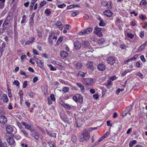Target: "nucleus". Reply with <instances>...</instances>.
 <instances>
[{"label":"nucleus","mask_w":147,"mask_h":147,"mask_svg":"<svg viewBox=\"0 0 147 147\" xmlns=\"http://www.w3.org/2000/svg\"><path fill=\"white\" fill-rule=\"evenodd\" d=\"M89 133L87 131H85L80 136V141L82 142L85 141L86 142L89 139Z\"/></svg>","instance_id":"f257e3e1"},{"label":"nucleus","mask_w":147,"mask_h":147,"mask_svg":"<svg viewBox=\"0 0 147 147\" xmlns=\"http://www.w3.org/2000/svg\"><path fill=\"white\" fill-rule=\"evenodd\" d=\"M12 20L13 18L12 17L10 16H8L3 23V26L5 28H6L5 26L10 24L12 22Z\"/></svg>","instance_id":"f03ea898"},{"label":"nucleus","mask_w":147,"mask_h":147,"mask_svg":"<svg viewBox=\"0 0 147 147\" xmlns=\"http://www.w3.org/2000/svg\"><path fill=\"white\" fill-rule=\"evenodd\" d=\"M83 81V82L87 86L91 85L93 82V80L91 78L84 79Z\"/></svg>","instance_id":"7ed1b4c3"},{"label":"nucleus","mask_w":147,"mask_h":147,"mask_svg":"<svg viewBox=\"0 0 147 147\" xmlns=\"http://www.w3.org/2000/svg\"><path fill=\"white\" fill-rule=\"evenodd\" d=\"M94 32L98 36L100 37L101 36V28H99L98 26H96L94 29Z\"/></svg>","instance_id":"20e7f679"},{"label":"nucleus","mask_w":147,"mask_h":147,"mask_svg":"<svg viewBox=\"0 0 147 147\" xmlns=\"http://www.w3.org/2000/svg\"><path fill=\"white\" fill-rule=\"evenodd\" d=\"M35 38L33 37L29 38L28 40L25 43V45L32 44L35 42Z\"/></svg>","instance_id":"39448f33"},{"label":"nucleus","mask_w":147,"mask_h":147,"mask_svg":"<svg viewBox=\"0 0 147 147\" xmlns=\"http://www.w3.org/2000/svg\"><path fill=\"white\" fill-rule=\"evenodd\" d=\"M7 119L6 117L3 115L0 116V123L2 124H5L7 123Z\"/></svg>","instance_id":"423d86ee"},{"label":"nucleus","mask_w":147,"mask_h":147,"mask_svg":"<svg viewBox=\"0 0 147 147\" xmlns=\"http://www.w3.org/2000/svg\"><path fill=\"white\" fill-rule=\"evenodd\" d=\"M6 141L9 145H13L15 143L14 140L13 138L11 137L8 138L7 139Z\"/></svg>","instance_id":"0eeeda50"},{"label":"nucleus","mask_w":147,"mask_h":147,"mask_svg":"<svg viewBox=\"0 0 147 147\" xmlns=\"http://www.w3.org/2000/svg\"><path fill=\"white\" fill-rule=\"evenodd\" d=\"M6 131L8 134L11 133L13 131V127L11 125H8L6 127Z\"/></svg>","instance_id":"6e6552de"},{"label":"nucleus","mask_w":147,"mask_h":147,"mask_svg":"<svg viewBox=\"0 0 147 147\" xmlns=\"http://www.w3.org/2000/svg\"><path fill=\"white\" fill-rule=\"evenodd\" d=\"M107 61L108 63L111 65L115 63V60L114 57H110L107 58Z\"/></svg>","instance_id":"1a4fd4ad"},{"label":"nucleus","mask_w":147,"mask_h":147,"mask_svg":"<svg viewBox=\"0 0 147 147\" xmlns=\"http://www.w3.org/2000/svg\"><path fill=\"white\" fill-rule=\"evenodd\" d=\"M74 45V48L77 50L79 49L81 46V43L78 41H75Z\"/></svg>","instance_id":"9d476101"},{"label":"nucleus","mask_w":147,"mask_h":147,"mask_svg":"<svg viewBox=\"0 0 147 147\" xmlns=\"http://www.w3.org/2000/svg\"><path fill=\"white\" fill-rule=\"evenodd\" d=\"M103 13L105 16L109 18L111 17L113 15L112 13L109 10H105Z\"/></svg>","instance_id":"9b49d317"},{"label":"nucleus","mask_w":147,"mask_h":147,"mask_svg":"<svg viewBox=\"0 0 147 147\" xmlns=\"http://www.w3.org/2000/svg\"><path fill=\"white\" fill-rule=\"evenodd\" d=\"M68 54V53L67 52L64 51H61L60 52V56L63 59L66 57Z\"/></svg>","instance_id":"f8f14e48"},{"label":"nucleus","mask_w":147,"mask_h":147,"mask_svg":"<svg viewBox=\"0 0 147 147\" xmlns=\"http://www.w3.org/2000/svg\"><path fill=\"white\" fill-rule=\"evenodd\" d=\"M57 27L59 28V29L60 30H61L63 28V26L62 25V23L60 21H58L55 24Z\"/></svg>","instance_id":"ddd939ff"},{"label":"nucleus","mask_w":147,"mask_h":147,"mask_svg":"<svg viewBox=\"0 0 147 147\" xmlns=\"http://www.w3.org/2000/svg\"><path fill=\"white\" fill-rule=\"evenodd\" d=\"M76 85L78 87L80 88L81 91L82 92H84L85 88L84 86L81 83H76Z\"/></svg>","instance_id":"4468645a"},{"label":"nucleus","mask_w":147,"mask_h":147,"mask_svg":"<svg viewBox=\"0 0 147 147\" xmlns=\"http://www.w3.org/2000/svg\"><path fill=\"white\" fill-rule=\"evenodd\" d=\"M55 33H52L49 36L48 40L50 44H52L53 41L52 40L53 38V37L54 36Z\"/></svg>","instance_id":"2eb2a0df"},{"label":"nucleus","mask_w":147,"mask_h":147,"mask_svg":"<svg viewBox=\"0 0 147 147\" xmlns=\"http://www.w3.org/2000/svg\"><path fill=\"white\" fill-rule=\"evenodd\" d=\"M2 99L3 100V101L4 102H8L9 100L7 97V95L5 94H3L2 95Z\"/></svg>","instance_id":"dca6fc26"},{"label":"nucleus","mask_w":147,"mask_h":147,"mask_svg":"<svg viewBox=\"0 0 147 147\" xmlns=\"http://www.w3.org/2000/svg\"><path fill=\"white\" fill-rule=\"evenodd\" d=\"M82 45L84 47L87 48L89 47L90 44L88 41L83 40L82 43Z\"/></svg>","instance_id":"f3484780"},{"label":"nucleus","mask_w":147,"mask_h":147,"mask_svg":"<svg viewBox=\"0 0 147 147\" xmlns=\"http://www.w3.org/2000/svg\"><path fill=\"white\" fill-rule=\"evenodd\" d=\"M36 63L38 65V66L41 68L43 67H44V63L41 61L40 60L38 59L36 61Z\"/></svg>","instance_id":"a211bd4d"},{"label":"nucleus","mask_w":147,"mask_h":147,"mask_svg":"<svg viewBox=\"0 0 147 147\" xmlns=\"http://www.w3.org/2000/svg\"><path fill=\"white\" fill-rule=\"evenodd\" d=\"M20 132L24 134V135L26 137H28V134L27 131L24 129H20Z\"/></svg>","instance_id":"6ab92c4d"},{"label":"nucleus","mask_w":147,"mask_h":147,"mask_svg":"<svg viewBox=\"0 0 147 147\" xmlns=\"http://www.w3.org/2000/svg\"><path fill=\"white\" fill-rule=\"evenodd\" d=\"M147 45V42L146 41H145L144 43L141 46H140L138 48V50L140 51L142 50L143 49H144L145 47Z\"/></svg>","instance_id":"aec40b11"},{"label":"nucleus","mask_w":147,"mask_h":147,"mask_svg":"<svg viewBox=\"0 0 147 147\" xmlns=\"http://www.w3.org/2000/svg\"><path fill=\"white\" fill-rule=\"evenodd\" d=\"M92 30L93 29L92 28H88L85 30L86 34H88L92 32Z\"/></svg>","instance_id":"412c9836"},{"label":"nucleus","mask_w":147,"mask_h":147,"mask_svg":"<svg viewBox=\"0 0 147 147\" xmlns=\"http://www.w3.org/2000/svg\"><path fill=\"white\" fill-rule=\"evenodd\" d=\"M87 67L91 69L92 70L94 69L93 63L92 62H88L87 64Z\"/></svg>","instance_id":"4be33fe9"},{"label":"nucleus","mask_w":147,"mask_h":147,"mask_svg":"<svg viewBox=\"0 0 147 147\" xmlns=\"http://www.w3.org/2000/svg\"><path fill=\"white\" fill-rule=\"evenodd\" d=\"M52 63L54 64H55L56 65L59 66L60 67H63L62 65V63L57 61H53L52 62Z\"/></svg>","instance_id":"5701e85b"},{"label":"nucleus","mask_w":147,"mask_h":147,"mask_svg":"<svg viewBox=\"0 0 147 147\" xmlns=\"http://www.w3.org/2000/svg\"><path fill=\"white\" fill-rule=\"evenodd\" d=\"M7 143L5 142H3L2 140L0 138V147H6Z\"/></svg>","instance_id":"b1692460"},{"label":"nucleus","mask_w":147,"mask_h":147,"mask_svg":"<svg viewBox=\"0 0 147 147\" xmlns=\"http://www.w3.org/2000/svg\"><path fill=\"white\" fill-rule=\"evenodd\" d=\"M78 99L80 103H82L83 102V98L82 95L80 94H78Z\"/></svg>","instance_id":"393cba45"},{"label":"nucleus","mask_w":147,"mask_h":147,"mask_svg":"<svg viewBox=\"0 0 147 147\" xmlns=\"http://www.w3.org/2000/svg\"><path fill=\"white\" fill-rule=\"evenodd\" d=\"M47 65L49 67L50 70L51 71H54L57 70L56 68L53 66L51 64H48Z\"/></svg>","instance_id":"a878e982"},{"label":"nucleus","mask_w":147,"mask_h":147,"mask_svg":"<svg viewBox=\"0 0 147 147\" xmlns=\"http://www.w3.org/2000/svg\"><path fill=\"white\" fill-rule=\"evenodd\" d=\"M46 4V1H42L40 3L39 6V8H41L43 7Z\"/></svg>","instance_id":"bb28decb"},{"label":"nucleus","mask_w":147,"mask_h":147,"mask_svg":"<svg viewBox=\"0 0 147 147\" xmlns=\"http://www.w3.org/2000/svg\"><path fill=\"white\" fill-rule=\"evenodd\" d=\"M86 74V73H84L82 71H80L78 73V75L79 76H80L82 77H84L85 76Z\"/></svg>","instance_id":"cd10ccee"},{"label":"nucleus","mask_w":147,"mask_h":147,"mask_svg":"<svg viewBox=\"0 0 147 147\" xmlns=\"http://www.w3.org/2000/svg\"><path fill=\"white\" fill-rule=\"evenodd\" d=\"M76 67L77 69H80L82 67V65L81 63H78L76 64Z\"/></svg>","instance_id":"c85d7f7f"},{"label":"nucleus","mask_w":147,"mask_h":147,"mask_svg":"<svg viewBox=\"0 0 147 147\" xmlns=\"http://www.w3.org/2000/svg\"><path fill=\"white\" fill-rule=\"evenodd\" d=\"M47 134L50 136L54 138L56 137V134L55 133H51L48 132H47Z\"/></svg>","instance_id":"c756f323"},{"label":"nucleus","mask_w":147,"mask_h":147,"mask_svg":"<svg viewBox=\"0 0 147 147\" xmlns=\"http://www.w3.org/2000/svg\"><path fill=\"white\" fill-rule=\"evenodd\" d=\"M26 15H24L22 17V20H21V24H23L24 23L26 20Z\"/></svg>","instance_id":"7c9ffc66"},{"label":"nucleus","mask_w":147,"mask_h":147,"mask_svg":"<svg viewBox=\"0 0 147 147\" xmlns=\"http://www.w3.org/2000/svg\"><path fill=\"white\" fill-rule=\"evenodd\" d=\"M30 135L34 137L36 140H38L39 139V137L38 135H35L32 133H31L30 134Z\"/></svg>","instance_id":"2f4dec72"},{"label":"nucleus","mask_w":147,"mask_h":147,"mask_svg":"<svg viewBox=\"0 0 147 147\" xmlns=\"http://www.w3.org/2000/svg\"><path fill=\"white\" fill-rule=\"evenodd\" d=\"M106 6H107L108 8L109 9L111 8V3L110 2H105Z\"/></svg>","instance_id":"473e14b6"},{"label":"nucleus","mask_w":147,"mask_h":147,"mask_svg":"<svg viewBox=\"0 0 147 147\" xmlns=\"http://www.w3.org/2000/svg\"><path fill=\"white\" fill-rule=\"evenodd\" d=\"M51 12V11L49 9H46L45 11V13L48 16H49L50 15Z\"/></svg>","instance_id":"72a5a7b5"},{"label":"nucleus","mask_w":147,"mask_h":147,"mask_svg":"<svg viewBox=\"0 0 147 147\" xmlns=\"http://www.w3.org/2000/svg\"><path fill=\"white\" fill-rule=\"evenodd\" d=\"M146 1V0H142L140 2V5H146L147 3Z\"/></svg>","instance_id":"f704fd0d"},{"label":"nucleus","mask_w":147,"mask_h":147,"mask_svg":"<svg viewBox=\"0 0 147 147\" xmlns=\"http://www.w3.org/2000/svg\"><path fill=\"white\" fill-rule=\"evenodd\" d=\"M23 91L21 90H20L19 92V94L20 96V99H22L23 98Z\"/></svg>","instance_id":"c9c22d12"},{"label":"nucleus","mask_w":147,"mask_h":147,"mask_svg":"<svg viewBox=\"0 0 147 147\" xmlns=\"http://www.w3.org/2000/svg\"><path fill=\"white\" fill-rule=\"evenodd\" d=\"M62 105H63L66 108V109H69L71 108V107L70 106L67 104H61Z\"/></svg>","instance_id":"e433bc0d"},{"label":"nucleus","mask_w":147,"mask_h":147,"mask_svg":"<svg viewBox=\"0 0 147 147\" xmlns=\"http://www.w3.org/2000/svg\"><path fill=\"white\" fill-rule=\"evenodd\" d=\"M109 134V132L107 131L106 133L102 137V140L104 139L105 138L107 137Z\"/></svg>","instance_id":"4c0bfd02"},{"label":"nucleus","mask_w":147,"mask_h":147,"mask_svg":"<svg viewBox=\"0 0 147 147\" xmlns=\"http://www.w3.org/2000/svg\"><path fill=\"white\" fill-rule=\"evenodd\" d=\"M69 89V88L68 87H65L63 88L62 90V91L64 93H65L68 92Z\"/></svg>","instance_id":"58836bf2"},{"label":"nucleus","mask_w":147,"mask_h":147,"mask_svg":"<svg viewBox=\"0 0 147 147\" xmlns=\"http://www.w3.org/2000/svg\"><path fill=\"white\" fill-rule=\"evenodd\" d=\"M28 93L31 98H34L35 96V94L32 92H28Z\"/></svg>","instance_id":"ea45409f"},{"label":"nucleus","mask_w":147,"mask_h":147,"mask_svg":"<svg viewBox=\"0 0 147 147\" xmlns=\"http://www.w3.org/2000/svg\"><path fill=\"white\" fill-rule=\"evenodd\" d=\"M78 34L81 36L86 35L85 30H83L81 32H80L78 33Z\"/></svg>","instance_id":"a19ab883"},{"label":"nucleus","mask_w":147,"mask_h":147,"mask_svg":"<svg viewBox=\"0 0 147 147\" xmlns=\"http://www.w3.org/2000/svg\"><path fill=\"white\" fill-rule=\"evenodd\" d=\"M8 95L9 97H11L12 96V94L11 93V90L9 88H7Z\"/></svg>","instance_id":"79ce46f5"},{"label":"nucleus","mask_w":147,"mask_h":147,"mask_svg":"<svg viewBox=\"0 0 147 147\" xmlns=\"http://www.w3.org/2000/svg\"><path fill=\"white\" fill-rule=\"evenodd\" d=\"M34 13H33L31 16L30 20V22L32 23H33L34 22L33 18L34 17Z\"/></svg>","instance_id":"37998d69"},{"label":"nucleus","mask_w":147,"mask_h":147,"mask_svg":"<svg viewBox=\"0 0 147 147\" xmlns=\"http://www.w3.org/2000/svg\"><path fill=\"white\" fill-rule=\"evenodd\" d=\"M60 117L61 119L62 120H63L64 121H65V120H66V119H64V114L62 113H60Z\"/></svg>","instance_id":"c03bdc74"},{"label":"nucleus","mask_w":147,"mask_h":147,"mask_svg":"<svg viewBox=\"0 0 147 147\" xmlns=\"http://www.w3.org/2000/svg\"><path fill=\"white\" fill-rule=\"evenodd\" d=\"M13 84L14 85H16L17 86H19L20 83L17 80H15L13 83Z\"/></svg>","instance_id":"a18cd8bd"},{"label":"nucleus","mask_w":147,"mask_h":147,"mask_svg":"<svg viewBox=\"0 0 147 147\" xmlns=\"http://www.w3.org/2000/svg\"><path fill=\"white\" fill-rule=\"evenodd\" d=\"M66 6V5L64 3H62L61 4L59 5H58V7L59 8H63L64 7H65Z\"/></svg>","instance_id":"49530a36"},{"label":"nucleus","mask_w":147,"mask_h":147,"mask_svg":"<svg viewBox=\"0 0 147 147\" xmlns=\"http://www.w3.org/2000/svg\"><path fill=\"white\" fill-rule=\"evenodd\" d=\"M127 35L128 37L131 38H133L134 37V35L133 34L129 33H127Z\"/></svg>","instance_id":"de8ad7c7"},{"label":"nucleus","mask_w":147,"mask_h":147,"mask_svg":"<svg viewBox=\"0 0 147 147\" xmlns=\"http://www.w3.org/2000/svg\"><path fill=\"white\" fill-rule=\"evenodd\" d=\"M77 140V138L76 136L74 135L71 138L72 141L73 142H75Z\"/></svg>","instance_id":"09e8293b"},{"label":"nucleus","mask_w":147,"mask_h":147,"mask_svg":"<svg viewBox=\"0 0 147 147\" xmlns=\"http://www.w3.org/2000/svg\"><path fill=\"white\" fill-rule=\"evenodd\" d=\"M118 77H117L116 75H114L110 77L109 78V79L113 81L116 79Z\"/></svg>","instance_id":"8fccbe9b"},{"label":"nucleus","mask_w":147,"mask_h":147,"mask_svg":"<svg viewBox=\"0 0 147 147\" xmlns=\"http://www.w3.org/2000/svg\"><path fill=\"white\" fill-rule=\"evenodd\" d=\"M124 90V88H122L121 89H120V88H118L116 92L117 94H118L120 92H122V91H123Z\"/></svg>","instance_id":"3c124183"},{"label":"nucleus","mask_w":147,"mask_h":147,"mask_svg":"<svg viewBox=\"0 0 147 147\" xmlns=\"http://www.w3.org/2000/svg\"><path fill=\"white\" fill-rule=\"evenodd\" d=\"M79 13V11H76L75 12L71 14V16L72 17H74L76 16H77L78 15Z\"/></svg>","instance_id":"603ef678"},{"label":"nucleus","mask_w":147,"mask_h":147,"mask_svg":"<svg viewBox=\"0 0 147 147\" xmlns=\"http://www.w3.org/2000/svg\"><path fill=\"white\" fill-rule=\"evenodd\" d=\"M131 71V70L128 69L126 70L122 73V76H125L127 74V73Z\"/></svg>","instance_id":"864d4df0"},{"label":"nucleus","mask_w":147,"mask_h":147,"mask_svg":"<svg viewBox=\"0 0 147 147\" xmlns=\"http://www.w3.org/2000/svg\"><path fill=\"white\" fill-rule=\"evenodd\" d=\"M49 144L50 147H56L54 143H52L51 142H49Z\"/></svg>","instance_id":"5fc2aeb1"},{"label":"nucleus","mask_w":147,"mask_h":147,"mask_svg":"<svg viewBox=\"0 0 147 147\" xmlns=\"http://www.w3.org/2000/svg\"><path fill=\"white\" fill-rule=\"evenodd\" d=\"M28 85V83L27 81L24 82L23 83V88H25Z\"/></svg>","instance_id":"6e6d98bb"},{"label":"nucleus","mask_w":147,"mask_h":147,"mask_svg":"<svg viewBox=\"0 0 147 147\" xmlns=\"http://www.w3.org/2000/svg\"><path fill=\"white\" fill-rule=\"evenodd\" d=\"M38 35L39 38H41L42 37V33L40 31L37 30Z\"/></svg>","instance_id":"4d7b16f0"},{"label":"nucleus","mask_w":147,"mask_h":147,"mask_svg":"<svg viewBox=\"0 0 147 147\" xmlns=\"http://www.w3.org/2000/svg\"><path fill=\"white\" fill-rule=\"evenodd\" d=\"M50 98L53 101H55V98L54 95L53 94H51L50 95Z\"/></svg>","instance_id":"13d9d810"},{"label":"nucleus","mask_w":147,"mask_h":147,"mask_svg":"<svg viewBox=\"0 0 147 147\" xmlns=\"http://www.w3.org/2000/svg\"><path fill=\"white\" fill-rule=\"evenodd\" d=\"M136 75L139 77H142L143 76V74L139 72H137L136 74Z\"/></svg>","instance_id":"bf43d9fd"},{"label":"nucleus","mask_w":147,"mask_h":147,"mask_svg":"<svg viewBox=\"0 0 147 147\" xmlns=\"http://www.w3.org/2000/svg\"><path fill=\"white\" fill-rule=\"evenodd\" d=\"M141 60L143 62H144L146 61L145 59V58L144 55H142L140 57Z\"/></svg>","instance_id":"052dcab7"},{"label":"nucleus","mask_w":147,"mask_h":147,"mask_svg":"<svg viewBox=\"0 0 147 147\" xmlns=\"http://www.w3.org/2000/svg\"><path fill=\"white\" fill-rule=\"evenodd\" d=\"M63 38L62 37H60L58 40L57 42V44H59L60 42H61L62 41Z\"/></svg>","instance_id":"680f3d73"},{"label":"nucleus","mask_w":147,"mask_h":147,"mask_svg":"<svg viewBox=\"0 0 147 147\" xmlns=\"http://www.w3.org/2000/svg\"><path fill=\"white\" fill-rule=\"evenodd\" d=\"M33 52L34 54L38 55L39 53H38L37 51L35 49H33Z\"/></svg>","instance_id":"e2e57ef3"},{"label":"nucleus","mask_w":147,"mask_h":147,"mask_svg":"<svg viewBox=\"0 0 147 147\" xmlns=\"http://www.w3.org/2000/svg\"><path fill=\"white\" fill-rule=\"evenodd\" d=\"M107 86H109L112 84V82L110 80H108L107 81Z\"/></svg>","instance_id":"0e129e2a"},{"label":"nucleus","mask_w":147,"mask_h":147,"mask_svg":"<svg viewBox=\"0 0 147 147\" xmlns=\"http://www.w3.org/2000/svg\"><path fill=\"white\" fill-rule=\"evenodd\" d=\"M38 78L37 77H34L33 79V82L34 83H35L38 80Z\"/></svg>","instance_id":"69168bd1"},{"label":"nucleus","mask_w":147,"mask_h":147,"mask_svg":"<svg viewBox=\"0 0 147 147\" xmlns=\"http://www.w3.org/2000/svg\"><path fill=\"white\" fill-rule=\"evenodd\" d=\"M93 97L94 98L97 99L98 98V94H96L93 95Z\"/></svg>","instance_id":"338daca9"},{"label":"nucleus","mask_w":147,"mask_h":147,"mask_svg":"<svg viewBox=\"0 0 147 147\" xmlns=\"http://www.w3.org/2000/svg\"><path fill=\"white\" fill-rule=\"evenodd\" d=\"M78 97L76 96H74L73 98V100L76 102L78 101Z\"/></svg>","instance_id":"774afa93"}]
</instances>
